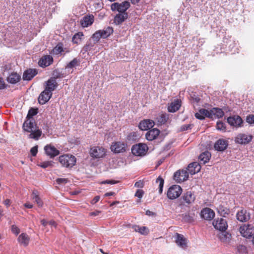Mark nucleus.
<instances>
[{"mask_svg":"<svg viewBox=\"0 0 254 254\" xmlns=\"http://www.w3.org/2000/svg\"><path fill=\"white\" fill-rule=\"evenodd\" d=\"M130 6V2L124 1L121 3L114 2L111 4V9L112 11H117L119 13H127L126 11Z\"/></svg>","mask_w":254,"mask_h":254,"instance_id":"obj_4","label":"nucleus"},{"mask_svg":"<svg viewBox=\"0 0 254 254\" xmlns=\"http://www.w3.org/2000/svg\"><path fill=\"white\" fill-rule=\"evenodd\" d=\"M80 61L79 59L74 58L70 61L65 66V69H68V71L72 69L70 71L71 73L73 72V68L79 65Z\"/></svg>","mask_w":254,"mask_h":254,"instance_id":"obj_30","label":"nucleus"},{"mask_svg":"<svg viewBox=\"0 0 254 254\" xmlns=\"http://www.w3.org/2000/svg\"><path fill=\"white\" fill-rule=\"evenodd\" d=\"M253 139V136L250 134L239 133L235 138V142L240 144H247Z\"/></svg>","mask_w":254,"mask_h":254,"instance_id":"obj_8","label":"nucleus"},{"mask_svg":"<svg viewBox=\"0 0 254 254\" xmlns=\"http://www.w3.org/2000/svg\"><path fill=\"white\" fill-rule=\"evenodd\" d=\"M195 199V197L194 194L190 191H187L185 193L182 197L180 199V201L183 200L182 202H181L179 205L181 206L183 204H185L187 203L189 205L192 203H193Z\"/></svg>","mask_w":254,"mask_h":254,"instance_id":"obj_10","label":"nucleus"},{"mask_svg":"<svg viewBox=\"0 0 254 254\" xmlns=\"http://www.w3.org/2000/svg\"><path fill=\"white\" fill-rule=\"evenodd\" d=\"M6 88V85L2 77H0V89H3Z\"/></svg>","mask_w":254,"mask_h":254,"instance_id":"obj_56","label":"nucleus"},{"mask_svg":"<svg viewBox=\"0 0 254 254\" xmlns=\"http://www.w3.org/2000/svg\"><path fill=\"white\" fill-rule=\"evenodd\" d=\"M195 117L196 119L202 120L204 119L205 117L210 118L211 112L208 110L201 109L197 113L195 114Z\"/></svg>","mask_w":254,"mask_h":254,"instance_id":"obj_25","label":"nucleus"},{"mask_svg":"<svg viewBox=\"0 0 254 254\" xmlns=\"http://www.w3.org/2000/svg\"><path fill=\"white\" fill-rule=\"evenodd\" d=\"M60 77V76L57 75L54 78H52L49 79L46 82V86L44 90L50 92L51 93H52V92L54 91L58 86L56 78Z\"/></svg>","mask_w":254,"mask_h":254,"instance_id":"obj_15","label":"nucleus"},{"mask_svg":"<svg viewBox=\"0 0 254 254\" xmlns=\"http://www.w3.org/2000/svg\"><path fill=\"white\" fill-rule=\"evenodd\" d=\"M41 223L42 224V225L43 226H47V225L48 224V222L45 220V219H42L41 220Z\"/></svg>","mask_w":254,"mask_h":254,"instance_id":"obj_64","label":"nucleus"},{"mask_svg":"<svg viewBox=\"0 0 254 254\" xmlns=\"http://www.w3.org/2000/svg\"><path fill=\"white\" fill-rule=\"evenodd\" d=\"M44 150L46 154L51 158H54L60 154V151L51 145H46L44 147Z\"/></svg>","mask_w":254,"mask_h":254,"instance_id":"obj_18","label":"nucleus"},{"mask_svg":"<svg viewBox=\"0 0 254 254\" xmlns=\"http://www.w3.org/2000/svg\"><path fill=\"white\" fill-rule=\"evenodd\" d=\"M201 217L206 220H211L215 216V213L210 208H203L200 212Z\"/></svg>","mask_w":254,"mask_h":254,"instance_id":"obj_16","label":"nucleus"},{"mask_svg":"<svg viewBox=\"0 0 254 254\" xmlns=\"http://www.w3.org/2000/svg\"><path fill=\"white\" fill-rule=\"evenodd\" d=\"M24 206L28 208H31L33 207V205L29 203H26L24 204Z\"/></svg>","mask_w":254,"mask_h":254,"instance_id":"obj_63","label":"nucleus"},{"mask_svg":"<svg viewBox=\"0 0 254 254\" xmlns=\"http://www.w3.org/2000/svg\"><path fill=\"white\" fill-rule=\"evenodd\" d=\"M3 203L7 207H8L11 204V201L9 199H6L4 201Z\"/></svg>","mask_w":254,"mask_h":254,"instance_id":"obj_61","label":"nucleus"},{"mask_svg":"<svg viewBox=\"0 0 254 254\" xmlns=\"http://www.w3.org/2000/svg\"><path fill=\"white\" fill-rule=\"evenodd\" d=\"M117 183V182L116 181H114V180H106V181L102 182L101 184H111V185H113V184H115Z\"/></svg>","mask_w":254,"mask_h":254,"instance_id":"obj_57","label":"nucleus"},{"mask_svg":"<svg viewBox=\"0 0 254 254\" xmlns=\"http://www.w3.org/2000/svg\"><path fill=\"white\" fill-rule=\"evenodd\" d=\"M189 177V173L187 170H179L174 175V179L178 183L186 181Z\"/></svg>","mask_w":254,"mask_h":254,"instance_id":"obj_11","label":"nucleus"},{"mask_svg":"<svg viewBox=\"0 0 254 254\" xmlns=\"http://www.w3.org/2000/svg\"><path fill=\"white\" fill-rule=\"evenodd\" d=\"M139 138V135L137 132H132L127 136V139L131 142H135Z\"/></svg>","mask_w":254,"mask_h":254,"instance_id":"obj_40","label":"nucleus"},{"mask_svg":"<svg viewBox=\"0 0 254 254\" xmlns=\"http://www.w3.org/2000/svg\"><path fill=\"white\" fill-rule=\"evenodd\" d=\"M174 237L175 239V242L179 247L184 250L187 248V239L184 236V235L177 233Z\"/></svg>","mask_w":254,"mask_h":254,"instance_id":"obj_9","label":"nucleus"},{"mask_svg":"<svg viewBox=\"0 0 254 254\" xmlns=\"http://www.w3.org/2000/svg\"><path fill=\"white\" fill-rule=\"evenodd\" d=\"M227 122L231 126L239 127H242L243 120L239 116H233L228 118Z\"/></svg>","mask_w":254,"mask_h":254,"instance_id":"obj_14","label":"nucleus"},{"mask_svg":"<svg viewBox=\"0 0 254 254\" xmlns=\"http://www.w3.org/2000/svg\"><path fill=\"white\" fill-rule=\"evenodd\" d=\"M154 124V121L151 120H144L139 123L138 127L142 130H146L153 127Z\"/></svg>","mask_w":254,"mask_h":254,"instance_id":"obj_19","label":"nucleus"},{"mask_svg":"<svg viewBox=\"0 0 254 254\" xmlns=\"http://www.w3.org/2000/svg\"><path fill=\"white\" fill-rule=\"evenodd\" d=\"M148 148L145 144L138 143L133 145L131 148L132 153L136 156H142L146 154Z\"/></svg>","mask_w":254,"mask_h":254,"instance_id":"obj_5","label":"nucleus"},{"mask_svg":"<svg viewBox=\"0 0 254 254\" xmlns=\"http://www.w3.org/2000/svg\"><path fill=\"white\" fill-rule=\"evenodd\" d=\"M52 95V93H51L50 92L44 90L39 96V103L41 105L45 104L50 100Z\"/></svg>","mask_w":254,"mask_h":254,"instance_id":"obj_22","label":"nucleus"},{"mask_svg":"<svg viewBox=\"0 0 254 254\" xmlns=\"http://www.w3.org/2000/svg\"><path fill=\"white\" fill-rule=\"evenodd\" d=\"M101 35L99 30L97 31L92 36V39L95 43H97L100 38H101Z\"/></svg>","mask_w":254,"mask_h":254,"instance_id":"obj_44","label":"nucleus"},{"mask_svg":"<svg viewBox=\"0 0 254 254\" xmlns=\"http://www.w3.org/2000/svg\"><path fill=\"white\" fill-rule=\"evenodd\" d=\"M94 21V17L92 15L84 16L80 20V24L83 27H87L92 24Z\"/></svg>","mask_w":254,"mask_h":254,"instance_id":"obj_24","label":"nucleus"},{"mask_svg":"<svg viewBox=\"0 0 254 254\" xmlns=\"http://www.w3.org/2000/svg\"><path fill=\"white\" fill-rule=\"evenodd\" d=\"M228 145V141L224 139H218L214 144V148L219 151H223L225 150Z\"/></svg>","mask_w":254,"mask_h":254,"instance_id":"obj_21","label":"nucleus"},{"mask_svg":"<svg viewBox=\"0 0 254 254\" xmlns=\"http://www.w3.org/2000/svg\"><path fill=\"white\" fill-rule=\"evenodd\" d=\"M143 194H144V191L143 190H137L135 193V196L139 198H141L142 197Z\"/></svg>","mask_w":254,"mask_h":254,"instance_id":"obj_54","label":"nucleus"},{"mask_svg":"<svg viewBox=\"0 0 254 254\" xmlns=\"http://www.w3.org/2000/svg\"><path fill=\"white\" fill-rule=\"evenodd\" d=\"M239 231L244 237L250 238L254 235V226L252 224L244 225L240 227Z\"/></svg>","mask_w":254,"mask_h":254,"instance_id":"obj_7","label":"nucleus"},{"mask_svg":"<svg viewBox=\"0 0 254 254\" xmlns=\"http://www.w3.org/2000/svg\"><path fill=\"white\" fill-rule=\"evenodd\" d=\"M156 182L157 183H159V193L161 194L162 193L164 181L162 177L159 176L156 179Z\"/></svg>","mask_w":254,"mask_h":254,"instance_id":"obj_43","label":"nucleus"},{"mask_svg":"<svg viewBox=\"0 0 254 254\" xmlns=\"http://www.w3.org/2000/svg\"><path fill=\"white\" fill-rule=\"evenodd\" d=\"M128 17L127 13H119L114 17V23L119 25L125 21Z\"/></svg>","mask_w":254,"mask_h":254,"instance_id":"obj_28","label":"nucleus"},{"mask_svg":"<svg viewBox=\"0 0 254 254\" xmlns=\"http://www.w3.org/2000/svg\"><path fill=\"white\" fill-rule=\"evenodd\" d=\"M127 144L122 142H115L111 146V150L116 153L124 152L126 150Z\"/></svg>","mask_w":254,"mask_h":254,"instance_id":"obj_12","label":"nucleus"},{"mask_svg":"<svg viewBox=\"0 0 254 254\" xmlns=\"http://www.w3.org/2000/svg\"><path fill=\"white\" fill-rule=\"evenodd\" d=\"M53 51L56 54H59L62 53V52L63 51V47H62V46L58 45L55 47Z\"/></svg>","mask_w":254,"mask_h":254,"instance_id":"obj_50","label":"nucleus"},{"mask_svg":"<svg viewBox=\"0 0 254 254\" xmlns=\"http://www.w3.org/2000/svg\"><path fill=\"white\" fill-rule=\"evenodd\" d=\"M192 126V125L191 124H188V125H183L181 127V130L185 131V130H187L188 129H191Z\"/></svg>","mask_w":254,"mask_h":254,"instance_id":"obj_53","label":"nucleus"},{"mask_svg":"<svg viewBox=\"0 0 254 254\" xmlns=\"http://www.w3.org/2000/svg\"><path fill=\"white\" fill-rule=\"evenodd\" d=\"M37 74L35 69H29L24 71L23 75L24 80H30Z\"/></svg>","mask_w":254,"mask_h":254,"instance_id":"obj_27","label":"nucleus"},{"mask_svg":"<svg viewBox=\"0 0 254 254\" xmlns=\"http://www.w3.org/2000/svg\"><path fill=\"white\" fill-rule=\"evenodd\" d=\"M231 235L229 233L225 231H221L218 235V237L220 240L225 243H228L231 239Z\"/></svg>","mask_w":254,"mask_h":254,"instance_id":"obj_35","label":"nucleus"},{"mask_svg":"<svg viewBox=\"0 0 254 254\" xmlns=\"http://www.w3.org/2000/svg\"><path fill=\"white\" fill-rule=\"evenodd\" d=\"M168 119V116L166 114H162L159 115L156 118L157 121L159 125L165 124Z\"/></svg>","mask_w":254,"mask_h":254,"instance_id":"obj_39","label":"nucleus"},{"mask_svg":"<svg viewBox=\"0 0 254 254\" xmlns=\"http://www.w3.org/2000/svg\"><path fill=\"white\" fill-rule=\"evenodd\" d=\"M246 122L249 124H254V115H250L246 118Z\"/></svg>","mask_w":254,"mask_h":254,"instance_id":"obj_49","label":"nucleus"},{"mask_svg":"<svg viewBox=\"0 0 254 254\" xmlns=\"http://www.w3.org/2000/svg\"><path fill=\"white\" fill-rule=\"evenodd\" d=\"M201 166L200 164L197 162H193L190 163L187 168V171L188 173L190 174L191 175H194L198 172H199L200 170Z\"/></svg>","mask_w":254,"mask_h":254,"instance_id":"obj_23","label":"nucleus"},{"mask_svg":"<svg viewBox=\"0 0 254 254\" xmlns=\"http://www.w3.org/2000/svg\"><path fill=\"white\" fill-rule=\"evenodd\" d=\"M101 211L99 210H96L94 212H90L89 215L91 216H95L98 215L101 213Z\"/></svg>","mask_w":254,"mask_h":254,"instance_id":"obj_59","label":"nucleus"},{"mask_svg":"<svg viewBox=\"0 0 254 254\" xmlns=\"http://www.w3.org/2000/svg\"><path fill=\"white\" fill-rule=\"evenodd\" d=\"M181 107L180 101L176 100L172 102L168 107V110L169 112L174 113L178 111Z\"/></svg>","mask_w":254,"mask_h":254,"instance_id":"obj_29","label":"nucleus"},{"mask_svg":"<svg viewBox=\"0 0 254 254\" xmlns=\"http://www.w3.org/2000/svg\"><path fill=\"white\" fill-rule=\"evenodd\" d=\"M237 219L242 222H247L250 219V213L246 210L238 211L236 215Z\"/></svg>","mask_w":254,"mask_h":254,"instance_id":"obj_17","label":"nucleus"},{"mask_svg":"<svg viewBox=\"0 0 254 254\" xmlns=\"http://www.w3.org/2000/svg\"><path fill=\"white\" fill-rule=\"evenodd\" d=\"M106 149L104 148L95 146L91 147L89 151L90 156L94 159H100L105 156L106 154Z\"/></svg>","mask_w":254,"mask_h":254,"instance_id":"obj_3","label":"nucleus"},{"mask_svg":"<svg viewBox=\"0 0 254 254\" xmlns=\"http://www.w3.org/2000/svg\"><path fill=\"white\" fill-rule=\"evenodd\" d=\"M59 161L62 166L71 168L74 166L76 162V158L71 154H66L61 155L59 157Z\"/></svg>","mask_w":254,"mask_h":254,"instance_id":"obj_2","label":"nucleus"},{"mask_svg":"<svg viewBox=\"0 0 254 254\" xmlns=\"http://www.w3.org/2000/svg\"><path fill=\"white\" fill-rule=\"evenodd\" d=\"M211 157V154L208 151H205L199 156L198 159L200 163L205 164L208 162Z\"/></svg>","mask_w":254,"mask_h":254,"instance_id":"obj_31","label":"nucleus"},{"mask_svg":"<svg viewBox=\"0 0 254 254\" xmlns=\"http://www.w3.org/2000/svg\"><path fill=\"white\" fill-rule=\"evenodd\" d=\"M213 225L215 229L220 231H225L228 227L227 221L222 218L214 220L213 222Z\"/></svg>","mask_w":254,"mask_h":254,"instance_id":"obj_13","label":"nucleus"},{"mask_svg":"<svg viewBox=\"0 0 254 254\" xmlns=\"http://www.w3.org/2000/svg\"><path fill=\"white\" fill-rule=\"evenodd\" d=\"M53 162L52 161H45L41 163L39 166L43 168H46L48 167H51L53 166Z\"/></svg>","mask_w":254,"mask_h":254,"instance_id":"obj_46","label":"nucleus"},{"mask_svg":"<svg viewBox=\"0 0 254 254\" xmlns=\"http://www.w3.org/2000/svg\"><path fill=\"white\" fill-rule=\"evenodd\" d=\"M83 36V34L82 32H78L75 34L72 37V42L75 44L79 43Z\"/></svg>","mask_w":254,"mask_h":254,"instance_id":"obj_42","label":"nucleus"},{"mask_svg":"<svg viewBox=\"0 0 254 254\" xmlns=\"http://www.w3.org/2000/svg\"><path fill=\"white\" fill-rule=\"evenodd\" d=\"M182 193V189L179 185H172L171 186L167 193V195L170 199H174L180 196Z\"/></svg>","mask_w":254,"mask_h":254,"instance_id":"obj_6","label":"nucleus"},{"mask_svg":"<svg viewBox=\"0 0 254 254\" xmlns=\"http://www.w3.org/2000/svg\"><path fill=\"white\" fill-rule=\"evenodd\" d=\"M68 182V179L65 178H58L56 180L58 184H65Z\"/></svg>","mask_w":254,"mask_h":254,"instance_id":"obj_52","label":"nucleus"},{"mask_svg":"<svg viewBox=\"0 0 254 254\" xmlns=\"http://www.w3.org/2000/svg\"><path fill=\"white\" fill-rule=\"evenodd\" d=\"M38 152V146H35L31 148L30 152L33 156H35Z\"/></svg>","mask_w":254,"mask_h":254,"instance_id":"obj_55","label":"nucleus"},{"mask_svg":"<svg viewBox=\"0 0 254 254\" xmlns=\"http://www.w3.org/2000/svg\"><path fill=\"white\" fill-rule=\"evenodd\" d=\"M132 228L133 229L134 231L135 232H139V228L140 227L137 225H134L132 226Z\"/></svg>","mask_w":254,"mask_h":254,"instance_id":"obj_62","label":"nucleus"},{"mask_svg":"<svg viewBox=\"0 0 254 254\" xmlns=\"http://www.w3.org/2000/svg\"><path fill=\"white\" fill-rule=\"evenodd\" d=\"M160 133V130L157 128L149 130L146 133V138L149 141L155 139Z\"/></svg>","mask_w":254,"mask_h":254,"instance_id":"obj_26","label":"nucleus"},{"mask_svg":"<svg viewBox=\"0 0 254 254\" xmlns=\"http://www.w3.org/2000/svg\"><path fill=\"white\" fill-rule=\"evenodd\" d=\"M18 242L24 246H27L29 242V238L26 233L21 234L18 238Z\"/></svg>","mask_w":254,"mask_h":254,"instance_id":"obj_33","label":"nucleus"},{"mask_svg":"<svg viewBox=\"0 0 254 254\" xmlns=\"http://www.w3.org/2000/svg\"><path fill=\"white\" fill-rule=\"evenodd\" d=\"M32 197V199L35 200L39 207H42L43 203L41 199L39 197L37 190L33 191Z\"/></svg>","mask_w":254,"mask_h":254,"instance_id":"obj_38","label":"nucleus"},{"mask_svg":"<svg viewBox=\"0 0 254 254\" xmlns=\"http://www.w3.org/2000/svg\"><path fill=\"white\" fill-rule=\"evenodd\" d=\"M11 231L16 235H17L20 233L19 229L15 225L11 226Z\"/></svg>","mask_w":254,"mask_h":254,"instance_id":"obj_51","label":"nucleus"},{"mask_svg":"<svg viewBox=\"0 0 254 254\" xmlns=\"http://www.w3.org/2000/svg\"><path fill=\"white\" fill-rule=\"evenodd\" d=\"M216 128L218 130L225 131L226 130V127L225 123L222 122H217L216 124Z\"/></svg>","mask_w":254,"mask_h":254,"instance_id":"obj_45","label":"nucleus"},{"mask_svg":"<svg viewBox=\"0 0 254 254\" xmlns=\"http://www.w3.org/2000/svg\"><path fill=\"white\" fill-rule=\"evenodd\" d=\"M100 199V196H96L93 200L91 201V203L95 204L99 201Z\"/></svg>","mask_w":254,"mask_h":254,"instance_id":"obj_60","label":"nucleus"},{"mask_svg":"<svg viewBox=\"0 0 254 254\" xmlns=\"http://www.w3.org/2000/svg\"><path fill=\"white\" fill-rule=\"evenodd\" d=\"M53 62V58L50 55H46L42 57L39 61L40 66L44 67L50 65Z\"/></svg>","mask_w":254,"mask_h":254,"instance_id":"obj_20","label":"nucleus"},{"mask_svg":"<svg viewBox=\"0 0 254 254\" xmlns=\"http://www.w3.org/2000/svg\"><path fill=\"white\" fill-rule=\"evenodd\" d=\"M96 43H95L94 41L92 42L91 40L88 41L86 45L84 46L83 48V50L86 52L87 51H91L93 49V47L95 45Z\"/></svg>","mask_w":254,"mask_h":254,"instance_id":"obj_41","label":"nucleus"},{"mask_svg":"<svg viewBox=\"0 0 254 254\" xmlns=\"http://www.w3.org/2000/svg\"><path fill=\"white\" fill-rule=\"evenodd\" d=\"M210 111L211 112L210 118H213V116L218 118H222L224 114L222 110L220 108H213L210 110Z\"/></svg>","mask_w":254,"mask_h":254,"instance_id":"obj_34","label":"nucleus"},{"mask_svg":"<svg viewBox=\"0 0 254 254\" xmlns=\"http://www.w3.org/2000/svg\"><path fill=\"white\" fill-rule=\"evenodd\" d=\"M183 219L184 221L187 222H191L193 221V217L189 214H184L183 216Z\"/></svg>","mask_w":254,"mask_h":254,"instance_id":"obj_47","label":"nucleus"},{"mask_svg":"<svg viewBox=\"0 0 254 254\" xmlns=\"http://www.w3.org/2000/svg\"><path fill=\"white\" fill-rule=\"evenodd\" d=\"M143 186H144L143 182L141 181H139L138 182H136L134 184V186L137 188H141L143 187Z\"/></svg>","mask_w":254,"mask_h":254,"instance_id":"obj_58","label":"nucleus"},{"mask_svg":"<svg viewBox=\"0 0 254 254\" xmlns=\"http://www.w3.org/2000/svg\"><path fill=\"white\" fill-rule=\"evenodd\" d=\"M38 109L31 108L29 109L26 117V119L23 124L22 128L24 131L30 133L29 138L37 140L41 136L42 132L37 127L33 117L37 115Z\"/></svg>","mask_w":254,"mask_h":254,"instance_id":"obj_1","label":"nucleus"},{"mask_svg":"<svg viewBox=\"0 0 254 254\" xmlns=\"http://www.w3.org/2000/svg\"><path fill=\"white\" fill-rule=\"evenodd\" d=\"M149 232L148 229L146 227H141L139 228V233L142 235H147Z\"/></svg>","mask_w":254,"mask_h":254,"instance_id":"obj_48","label":"nucleus"},{"mask_svg":"<svg viewBox=\"0 0 254 254\" xmlns=\"http://www.w3.org/2000/svg\"><path fill=\"white\" fill-rule=\"evenodd\" d=\"M102 38L108 37L113 32V28L112 27L108 26L102 30H99Z\"/></svg>","mask_w":254,"mask_h":254,"instance_id":"obj_36","label":"nucleus"},{"mask_svg":"<svg viewBox=\"0 0 254 254\" xmlns=\"http://www.w3.org/2000/svg\"><path fill=\"white\" fill-rule=\"evenodd\" d=\"M21 79V76L16 72L11 73L7 77V81L11 84L17 83Z\"/></svg>","mask_w":254,"mask_h":254,"instance_id":"obj_32","label":"nucleus"},{"mask_svg":"<svg viewBox=\"0 0 254 254\" xmlns=\"http://www.w3.org/2000/svg\"><path fill=\"white\" fill-rule=\"evenodd\" d=\"M217 210L218 213L223 217H226V215H228L230 213V210L228 208L224 207L222 205H219L217 208Z\"/></svg>","mask_w":254,"mask_h":254,"instance_id":"obj_37","label":"nucleus"}]
</instances>
